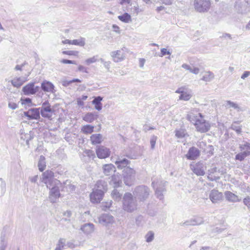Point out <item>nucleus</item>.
<instances>
[{"label":"nucleus","instance_id":"obj_18","mask_svg":"<svg viewBox=\"0 0 250 250\" xmlns=\"http://www.w3.org/2000/svg\"><path fill=\"white\" fill-rule=\"evenodd\" d=\"M223 196L222 192L217 190L213 189L209 193V199L213 203H218L223 200Z\"/></svg>","mask_w":250,"mask_h":250},{"label":"nucleus","instance_id":"obj_23","mask_svg":"<svg viewBox=\"0 0 250 250\" xmlns=\"http://www.w3.org/2000/svg\"><path fill=\"white\" fill-rule=\"evenodd\" d=\"M96 152L97 156H109L111 154L110 149L104 146H98Z\"/></svg>","mask_w":250,"mask_h":250},{"label":"nucleus","instance_id":"obj_29","mask_svg":"<svg viewBox=\"0 0 250 250\" xmlns=\"http://www.w3.org/2000/svg\"><path fill=\"white\" fill-rule=\"evenodd\" d=\"M122 183L121 175L117 174L112 176L110 184L114 188H118L121 185Z\"/></svg>","mask_w":250,"mask_h":250},{"label":"nucleus","instance_id":"obj_57","mask_svg":"<svg viewBox=\"0 0 250 250\" xmlns=\"http://www.w3.org/2000/svg\"><path fill=\"white\" fill-rule=\"evenodd\" d=\"M157 140V137L156 136H152L151 137L150 140V144L151 148L152 149H153L155 147Z\"/></svg>","mask_w":250,"mask_h":250},{"label":"nucleus","instance_id":"obj_34","mask_svg":"<svg viewBox=\"0 0 250 250\" xmlns=\"http://www.w3.org/2000/svg\"><path fill=\"white\" fill-rule=\"evenodd\" d=\"M241 151L245 155H250V142H244L240 145Z\"/></svg>","mask_w":250,"mask_h":250},{"label":"nucleus","instance_id":"obj_32","mask_svg":"<svg viewBox=\"0 0 250 250\" xmlns=\"http://www.w3.org/2000/svg\"><path fill=\"white\" fill-rule=\"evenodd\" d=\"M90 141L93 145H96L101 143L103 141V137L101 134H95L91 136Z\"/></svg>","mask_w":250,"mask_h":250},{"label":"nucleus","instance_id":"obj_47","mask_svg":"<svg viewBox=\"0 0 250 250\" xmlns=\"http://www.w3.org/2000/svg\"><path fill=\"white\" fill-rule=\"evenodd\" d=\"M154 233L152 231H148L145 236L146 240L147 242H152L154 239Z\"/></svg>","mask_w":250,"mask_h":250},{"label":"nucleus","instance_id":"obj_8","mask_svg":"<svg viewBox=\"0 0 250 250\" xmlns=\"http://www.w3.org/2000/svg\"><path fill=\"white\" fill-rule=\"evenodd\" d=\"M54 173L52 171L47 170L42 174L41 181L44 183L47 188H50V187L55 184L54 181L58 180L54 178Z\"/></svg>","mask_w":250,"mask_h":250},{"label":"nucleus","instance_id":"obj_51","mask_svg":"<svg viewBox=\"0 0 250 250\" xmlns=\"http://www.w3.org/2000/svg\"><path fill=\"white\" fill-rule=\"evenodd\" d=\"M171 53L169 51V50L167 49L166 48H163L161 49V52L159 54V56L160 57H163L164 56L166 55H169L170 56L171 55Z\"/></svg>","mask_w":250,"mask_h":250},{"label":"nucleus","instance_id":"obj_10","mask_svg":"<svg viewBox=\"0 0 250 250\" xmlns=\"http://www.w3.org/2000/svg\"><path fill=\"white\" fill-rule=\"evenodd\" d=\"M134 195L140 200H144L149 194V188L145 186L137 187L133 192Z\"/></svg>","mask_w":250,"mask_h":250},{"label":"nucleus","instance_id":"obj_1","mask_svg":"<svg viewBox=\"0 0 250 250\" xmlns=\"http://www.w3.org/2000/svg\"><path fill=\"white\" fill-rule=\"evenodd\" d=\"M137 208L135 198L130 193H126L123 197V209L128 212H132Z\"/></svg>","mask_w":250,"mask_h":250},{"label":"nucleus","instance_id":"obj_11","mask_svg":"<svg viewBox=\"0 0 250 250\" xmlns=\"http://www.w3.org/2000/svg\"><path fill=\"white\" fill-rule=\"evenodd\" d=\"M193 125L197 131L202 133L208 131L210 128L209 123L206 121L204 117L195 122Z\"/></svg>","mask_w":250,"mask_h":250},{"label":"nucleus","instance_id":"obj_43","mask_svg":"<svg viewBox=\"0 0 250 250\" xmlns=\"http://www.w3.org/2000/svg\"><path fill=\"white\" fill-rule=\"evenodd\" d=\"M94 128V127L93 126H92L91 125H87L83 126L82 127L81 130H82V131L84 133L90 134L93 132Z\"/></svg>","mask_w":250,"mask_h":250},{"label":"nucleus","instance_id":"obj_35","mask_svg":"<svg viewBox=\"0 0 250 250\" xmlns=\"http://www.w3.org/2000/svg\"><path fill=\"white\" fill-rule=\"evenodd\" d=\"M104 172L106 175H109L115 171V167L112 164H106L103 166Z\"/></svg>","mask_w":250,"mask_h":250},{"label":"nucleus","instance_id":"obj_22","mask_svg":"<svg viewBox=\"0 0 250 250\" xmlns=\"http://www.w3.org/2000/svg\"><path fill=\"white\" fill-rule=\"evenodd\" d=\"M224 195L226 199L229 202L236 203L241 200L240 197L230 191H225Z\"/></svg>","mask_w":250,"mask_h":250},{"label":"nucleus","instance_id":"obj_20","mask_svg":"<svg viewBox=\"0 0 250 250\" xmlns=\"http://www.w3.org/2000/svg\"><path fill=\"white\" fill-rule=\"evenodd\" d=\"M41 113L44 117L50 118L52 114V110L49 104L47 102L44 103L41 107Z\"/></svg>","mask_w":250,"mask_h":250},{"label":"nucleus","instance_id":"obj_26","mask_svg":"<svg viewBox=\"0 0 250 250\" xmlns=\"http://www.w3.org/2000/svg\"><path fill=\"white\" fill-rule=\"evenodd\" d=\"M247 5L246 3L242 4L241 2L237 1L235 5V8L238 12L243 14H246L250 10V7L247 6Z\"/></svg>","mask_w":250,"mask_h":250},{"label":"nucleus","instance_id":"obj_40","mask_svg":"<svg viewBox=\"0 0 250 250\" xmlns=\"http://www.w3.org/2000/svg\"><path fill=\"white\" fill-rule=\"evenodd\" d=\"M118 18L119 20L125 23H128L131 21V16L128 13H125L122 15L119 16Z\"/></svg>","mask_w":250,"mask_h":250},{"label":"nucleus","instance_id":"obj_9","mask_svg":"<svg viewBox=\"0 0 250 250\" xmlns=\"http://www.w3.org/2000/svg\"><path fill=\"white\" fill-rule=\"evenodd\" d=\"M203 117L204 116L200 112V109L197 108L191 109L188 112L186 117L187 120L193 124Z\"/></svg>","mask_w":250,"mask_h":250},{"label":"nucleus","instance_id":"obj_3","mask_svg":"<svg viewBox=\"0 0 250 250\" xmlns=\"http://www.w3.org/2000/svg\"><path fill=\"white\" fill-rule=\"evenodd\" d=\"M55 184L50 187L49 199L51 202L55 203L60 196V188L62 186V183L59 180L54 181Z\"/></svg>","mask_w":250,"mask_h":250},{"label":"nucleus","instance_id":"obj_5","mask_svg":"<svg viewBox=\"0 0 250 250\" xmlns=\"http://www.w3.org/2000/svg\"><path fill=\"white\" fill-rule=\"evenodd\" d=\"M193 5L196 11L204 13L208 11L211 3L209 0H194Z\"/></svg>","mask_w":250,"mask_h":250},{"label":"nucleus","instance_id":"obj_61","mask_svg":"<svg viewBox=\"0 0 250 250\" xmlns=\"http://www.w3.org/2000/svg\"><path fill=\"white\" fill-rule=\"evenodd\" d=\"M113 31L118 34H120L121 30L120 27L116 24H113L112 26Z\"/></svg>","mask_w":250,"mask_h":250},{"label":"nucleus","instance_id":"obj_62","mask_svg":"<svg viewBox=\"0 0 250 250\" xmlns=\"http://www.w3.org/2000/svg\"><path fill=\"white\" fill-rule=\"evenodd\" d=\"M8 107L12 109H15L18 107V104L14 102H9Z\"/></svg>","mask_w":250,"mask_h":250},{"label":"nucleus","instance_id":"obj_2","mask_svg":"<svg viewBox=\"0 0 250 250\" xmlns=\"http://www.w3.org/2000/svg\"><path fill=\"white\" fill-rule=\"evenodd\" d=\"M129 53L128 49L125 47L119 49L114 50L110 53L112 61L115 62H120L124 61Z\"/></svg>","mask_w":250,"mask_h":250},{"label":"nucleus","instance_id":"obj_27","mask_svg":"<svg viewBox=\"0 0 250 250\" xmlns=\"http://www.w3.org/2000/svg\"><path fill=\"white\" fill-rule=\"evenodd\" d=\"M98 117V115L95 112H88L83 117V119L87 123H92Z\"/></svg>","mask_w":250,"mask_h":250},{"label":"nucleus","instance_id":"obj_63","mask_svg":"<svg viewBox=\"0 0 250 250\" xmlns=\"http://www.w3.org/2000/svg\"><path fill=\"white\" fill-rule=\"evenodd\" d=\"M250 75V71H246L244 72V73L242 75L241 78L242 79L244 80L245 78H247Z\"/></svg>","mask_w":250,"mask_h":250},{"label":"nucleus","instance_id":"obj_54","mask_svg":"<svg viewBox=\"0 0 250 250\" xmlns=\"http://www.w3.org/2000/svg\"><path fill=\"white\" fill-rule=\"evenodd\" d=\"M204 151L208 155H212L213 154V147L212 146H208L204 149Z\"/></svg>","mask_w":250,"mask_h":250},{"label":"nucleus","instance_id":"obj_41","mask_svg":"<svg viewBox=\"0 0 250 250\" xmlns=\"http://www.w3.org/2000/svg\"><path fill=\"white\" fill-rule=\"evenodd\" d=\"M99 61V56L95 55L85 60L84 63L87 65H89L92 63H95Z\"/></svg>","mask_w":250,"mask_h":250},{"label":"nucleus","instance_id":"obj_42","mask_svg":"<svg viewBox=\"0 0 250 250\" xmlns=\"http://www.w3.org/2000/svg\"><path fill=\"white\" fill-rule=\"evenodd\" d=\"M199 150L196 147L193 146L189 148L187 156H199Z\"/></svg>","mask_w":250,"mask_h":250},{"label":"nucleus","instance_id":"obj_39","mask_svg":"<svg viewBox=\"0 0 250 250\" xmlns=\"http://www.w3.org/2000/svg\"><path fill=\"white\" fill-rule=\"evenodd\" d=\"M85 44V39L80 37L78 39L72 40V45L83 47Z\"/></svg>","mask_w":250,"mask_h":250},{"label":"nucleus","instance_id":"obj_55","mask_svg":"<svg viewBox=\"0 0 250 250\" xmlns=\"http://www.w3.org/2000/svg\"><path fill=\"white\" fill-rule=\"evenodd\" d=\"M200 69L198 67L191 65L190 69V72L194 74L197 75L200 73Z\"/></svg>","mask_w":250,"mask_h":250},{"label":"nucleus","instance_id":"obj_52","mask_svg":"<svg viewBox=\"0 0 250 250\" xmlns=\"http://www.w3.org/2000/svg\"><path fill=\"white\" fill-rule=\"evenodd\" d=\"M112 204V201L111 200L103 202L102 203V208L104 210H106L107 209H109Z\"/></svg>","mask_w":250,"mask_h":250},{"label":"nucleus","instance_id":"obj_21","mask_svg":"<svg viewBox=\"0 0 250 250\" xmlns=\"http://www.w3.org/2000/svg\"><path fill=\"white\" fill-rule=\"evenodd\" d=\"M38 91V87H35L34 83H29L22 88V91L25 95L34 94Z\"/></svg>","mask_w":250,"mask_h":250},{"label":"nucleus","instance_id":"obj_30","mask_svg":"<svg viewBox=\"0 0 250 250\" xmlns=\"http://www.w3.org/2000/svg\"><path fill=\"white\" fill-rule=\"evenodd\" d=\"M20 136L21 140L25 141L26 144L28 145L29 141L33 138V134L32 132L25 133L23 132L22 130H21Z\"/></svg>","mask_w":250,"mask_h":250},{"label":"nucleus","instance_id":"obj_53","mask_svg":"<svg viewBox=\"0 0 250 250\" xmlns=\"http://www.w3.org/2000/svg\"><path fill=\"white\" fill-rule=\"evenodd\" d=\"M226 106L228 107H232L234 109L239 108V106L236 103L230 101H227L226 102Z\"/></svg>","mask_w":250,"mask_h":250},{"label":"nucleus","instance_id":"obj_25","mask_svg":"<svg viewBox=\"0 0 250 250\" xmlns=\"http://www.w3.org/2000/svg\"><path fill=\"white\" fill-rule=\"evenodd\" d=\"M27 81V77H16L14 78L11 80V83L13 86L19 88L21 87Z\"/></svg>","mask_w":250,"mask_h":250},{"label":"nucleus","instance_id":"obj_19","mask_svg":"<svg viewBox=\"0 0 250 250\" xmlns=\"http://www.w3.org/2000/svg\"><path fill=\"white\" fill-rule=\"evenodd\" d=\"M204 219L201 216H195L183 223L184 226H196L203 224Z\"/></svg>","mask_w":250,"mask_h":250},{"label":"nucleus","instance_id":"obj_46","mask_svg":"<svg viewBox=\"0 0 250 250\" xmlns=\"http://www.w3.org/2000/svg\"><path fill=\"white\" fill-rule=\"evenodd\" d=\"M21 103L22 105H24L25 107H29L32 105L31 100L29 98H21Z\"/></svg>","mask_w":250,"mask_h":250},{"label":"nucleus","instance_id":"obj_37","mask_svg":"<svg viewBox=\"0 0 250 250\" xmlns=\"http://www.w3.org/2000/svg\"><path fill=\"white\" fill-rule=\"evenodd\" d=\"M115 163L117 167L120 169H122L124 167H125V168L127 167L126 166L128 164V160L125 158L123 159H118V160H116L115 161Z\"/></svg>","mask_w":250,"mask_h":250},{"label":"nucleus","instance_id":"obj_58","mask_svg":"<svg viewBox=\"0 0 250 250\" xmlns=\"http://www.w3.org/2000/svg\"><path fill=\"white\" fill-rule=\"evenodd\" d=\"M244 204L247 206L248 209L250 211V197L248 196L243 199Z\"/></svg>","mask_w":250,"mask_h":250},{"label":"nucleus","instance_id":"obj_50","mask_svg":"<svg viewBox=\"0 0 250 250\" xmlns=\"http://www.w3.org/2000/svg\"><path fill=\"white\" fill-rule=\"evenodd\" d=\"M64 188L67 191H73L75 189V186L70 184V182L66 181L65 183H64Z\"/></svg>","mask_w":250,"mask_h":250},{"label":"nucleus","instance_id":"obj_38","mask_svg":"<svg viewBox=\"0 0 250 250\" xmlns=\"http://www.w3.org/2000/svg\"><path fill=\"white\" fill-rule=\"evenodd\" d=\"M7 246V239L4 233L0 236V250H5Z\"/></svg>","mask_w":250,"mask_h":250},{"label":"nucleus","instance_id":"obj_13","mask_svg":"<svg viewBox=\"0 0 250 250\" xmlns=\"http://www.w3.org/2000/svg\"><path fill=\"white\" fill-rule=\"evenodd\" d=\"M211 167L208 169V178L211 181L219 179L220 176L223 175L225 172L223 170H217L215 166L212 165Z\"/></svg>","mask_w":250,"mask_h":250},{"label":"nucleus","instance_id":"obj_4","mask_svg":"<svg viewBox=\"0 0 250 250\" xmlns=\"http://www.w3.org/2000/svg\"><path fill=\"white\" fill-rule=\"evenodd\" d=\"M175 92L180 94L178 98L180 101H188L192 97L191 90L186 86L178 87Z\"/></svg>","mask_w":250,"mask_h":250},{"label":"nucleus","instance_id":"obj_28","mask_svg":"<svg viewBox=\"0 0 250 250\" xmlns=\"http://www.w3.org/2000/svg\"><path fill=\"white\" fill-rule=\"evenodd\" d=\"M214 78V73L210 71H206L203 73L201 80L205 82L209 83Z\"/></svg>","mask_w":250,"mask_h":250},{"label":"nucleus","instance_id":"obj_44","mask_svg":"<svg viewBox=\"0 0 250 250\" xmlns=\"http://www.w3.org/2000/svg\"><path fill=\"white\" fill-rule=\"evenodd\" d=\"M39 169L40 171L44 170L46 167V161L45 157H41L38 164Z\"/></svg>","mask_w":250,"mask_h":250},{"label":"nucleus","instance_id":"obj_45","mask_svg":"<svg viewBox=\"0 0 250 250\" xmlns=\"http://www.w3.org/2000/svg\"><path fill=\"white\" fill-rule=\"evenodd\" d=\"M111 196L113 199L119 200L121 198L122 194L120 193L117 189H114L111 192Z\"/></svg>","mask_w":250,"mask_h":250},{"label":"nucleus","instance_id":"obj_31","mask_svg":"<svg viewBox=\"0 0 250 250\" xmlns=\"http://www.w3.org/2000/svg\"><path fill=\"white\" fill-rule=\"evenodd\" d=\"M95 190L103 191L104 194L107 190V185L106 182L103 180H99L97 182L95 185Z\"/></svg>","mask_w":250,"mask_h":250},{"label":"nucleus","instance_id":"obj_49","mask_svg":"<svg viewBox=\"0 0 250 250\" xmlns=\"http://www.w3.org/2000/svg\"><path fill=\"white\" fill-rule=\"evenodd\" d=\"M62 53L64 55H67L69 56H74L78 57L79 52L78 51L70 50V51H63Z\"/></svg>","mask_w":250,"mask_h":250},{"label":"nucleus","instance_id":"obj_48","mask_svg":"<svg viewBox=\"0 0 250 250\" xmlns=\"http://www.w3.org/2000/svg\"><path fill=\"white\" fill-rule=\"evenodd\" d=\"M87 99V96L85 95H83L81 97L78 98L77 99V104L80 106H83L84 105V101H85Z\"/></svg>","mask_w":250,"mask_h":250},{"label":"nucleus","instance_id":"obj_56","mask_svg":"<svg viewBox=\"0 0 250 250\" xmlns=\"http://www.w3.org/2000/svg\"><path fill=\"white\" fill-rule=\"evenodd\" d=\"M78 70L79 71V72H82V73H88V68L83 65H79L78 66Z\"/></svg>","mask_w":250,"mask_h":250},{"label":"nucleus","instance_id":"obj_6","mask_svg":"<svg viewBox=\"0 0 250 250\" xmlns=\"http://www.w3.org/2000/svg\"><path fill=\"white\" fill-rule=\"evenodd\" d=\"M98 223L103 226L109 228L115 223V220L112 215L104 213L98 217Z\"/></svg>","mask_w":250,"mask_h":250},{"label":"nucleus","instance_id":"obj_60","mask_svg":"<svg viewBox=\"0 0 250 250\" xmlns=\"http://www.w3.org/2000/svg\"><path fill=\"white\" fill-rule=\"evenodd\" d=\"M237 124L236 123H233L231 125V128L233 130H235L238 133H239L241 131V128L239 126L236 125Z\"/></svg>","mask_w":250,"mask_h":250},{"label":"nucleus","instance_id":"obj_12","mask_svg":"<svg viewBox=\"0 0 250 250\" xmlns=\"http://www.w3.org/2000/svg\"><path fill=\"white\" fill-rule=\"evenodd\" d=\"M206 167L202 162L196 163L193 162L190 164V168L192 171L197 176H203L205 174Z\"/></svg>","mask_w":250,"mask_h":250},{"label":"nucleus","instance_id":"obj_14","mask_svg":"<svg viewBox=\"0 0 250 250\" xmlns=\"http://www.w3.org/2000/svg\"><path fill=\"white\" fill-rule=\"evenodd\" d=\"M166 182L161 181L160 183H155L154 182L152 183L153 188L155 189V195L160 200L163 199V192L165 191L164 187Z\"/></svg>","mask_w":250,"mask_h":250},{"label":"nucleus","instance_id":"obj_17","mask_svg":"<svg viewBox=\"0 0 250 250\" xmlns=\"http://www.w3.org/2000/svg\"><path fill=\"white\" fill-rule=\"evenodd\" d=\"M80 229L85 235L88 236L94 232L95 228L93 224L88 223L81 225Z\"/></svg>","mask_w":250,"mask_h":250},{"label":"nucleus","instance_id":"obj_36","mask_svg":"<svg viewBox=\"0 0 250 250\" xmlns=\"http://www.w3.org/2000/svg\"><path fill=\"white\" fill-rule=\"evenodd\" d=\"M175 135L177 139H182L188 136L186 130L183 128H179L175 130Z\"/></svg>","mask_w":250,"mask_h":250},{"label":"nucleus","instance_id":"obj_24","mask_svg":"<svg viewBox=\"0 0 250 250\" xmlns=\"http://www.w3.org/2000/svg\"><path fill=\"white\" fill-rule=\"evenodd\" d=\"M54 87L52 83L46 80L43 81L41 84V88L44 92L53 93L55 92Z\"/></svg>","mask_w":250,"mask_h":250},{"label":"nucleus","instance_id":"obj_7","mask_svg":"<svg viewBox=\"0 0 250 250\" xmlns=\"http://www.w3.org/2000/svg\"><path fill=\"white\" fill-rule=\"evenodd\" d=\"M123 176L125 185L130 186L135 179L136 172L132 168L127 167L123 171Z\"/></svg>","mask_w":250,"mask_h":250},{"label":"nucleus","instance_id":"obj_33","mask_svg":"<svg viewBox=\"0 0 250 250\" xmlns=\"http://www.w3.org/2000/svg\"><path fill=\"white\" fill-rule=\"evenodd\" d=\"M103 100V98L98 96L95 97L92 102V104L94 105L95 109L98 111L102 110L103 107V104L101 103Z\"/></svg>","mask_w":250,"mask_h":250},{"label":"nucleus","instance_id":"obj_16","mask_svg":"<svg viewBox=\"0 0 250 250\" xmlns=\"http://www.w3.org/2000/svg\"><path fill=\"white\" fill-rule=\"evenodd\" d=\"M40 112L39 108H32L24 112L23 115L28 120H37L40 118Z\"/></svg>","mask_w":250,"mask_h":250},{"label":"nucleus","instance_id":"obj_15","mask_svg":"<svg viewBox=\"0 0 250 250\" xmlns=\"http://www.w3.org/2000/svg\"><path fill=\"white\" fill-rule=\"evenodd\" d=\"M104 194L100 190H96L94 189L90 194V200L92 203H99L103 199Z\"/></svg>","mask_w":250,"mask_h":250},{"label":"nucleus","instance_id":"obj_59","mask_svg":"<svg viewBox=\"0 0 250 250\" xmlns=\"http://www.w3.org/2000/svg\"><path fill=\"white\" fill-rule=\"evenodd\" d=\"M63 216L65 217V221H70V217L72 216V212L70 210H67L63 213Z\"/></svg>","mask_w":250,"mask_h":250},{"label":"nucleus","instance_id":"obj_64","mask_svg":"<svg viewBox=\"0 0 250 250\" xmlns=\"http://www.w3.org/2000/svg\"><path fill=\"white\" fill-rule=\"evenodd\" d=\"M65 245V240L64 239H60L59 241L58 244L57 245V246L60 247L62 248H63L64 246Z\"/></svg>","mask_w":250,"mask_h":250}]
</instances>
